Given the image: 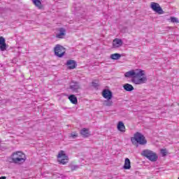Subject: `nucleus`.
<instances>
[{
	"label": "nucleus",
	"mask_w": 179,
	"mask_h": 179,
	"mask_svg": "<svg viewBox=\"0 0 179 179\" xmlns=\"http://www.w3.org/2000/svg\"><path fill=\"white\" fill-rule=\"evenodd\" d=\"M69 100H70L72 104H78V98L73 94L69 96Z\"/></svg>",
	"instance_id": "15"
},
{
	"label": "nucleus",
	"mask_w": 179,
	"mask_h": 179,
	"mask_svg": "<svg viewBox=\"0 0 179 179\" xmlns=\"http://www.w3.org/2000/svg\"><path fill=\"white\" fill-rule=\"evenodd\" d=\"M161 154L162 155V156H167V150L162 149Z\"/></svg>",
	"instance_id": "25"
},
{
	"label": "nucleus",
	"mask_w": 179,
	"mask_h": 179,
	"mask_svg": "<svg viewBox=\"0 0 179 179\" xmlns=\"http://www.w3.org/2000/svg\"><path fill=\"white\" fill-rule=\"evenodd\" d=\"M4 43H6L5 38H3V36H0V44H4Z\"/></svg>",
	"instance_id": "26"
},
{
	"label": "nucleus",
	"mask_w": 179,
	"mask_h": 179,
	"mask_svg": "<svg viewBox=\"0 0 179 179\" xmlns=\"http://www.w3.org/2000/svg\"><path fill=\"white\" fill-rule=\"evenodd\" d=\"M55 55L59 58H62L65 55V48L62 45H57L55 48Z\"/></svg>",
	"instance_id": "5"
},
{
	"label": "nucleus",
	"mask_w": 179,
	"mask_h": 179,
	"mask_svg": "<svg viewBox=\"0 0 179 179\" xmlns=\"http://www.w3.org/2000/svg\"><path fill=\"white\" fill-rule=\"evenodd\" d=\"M76 169H78V166L76 165L72 166H71V170L73 171V170H76Z\"/></svg>",
	"instance_id": "27"
},
{
	"label": "nucleus",
	"mask_w": 179,
	"mask_h": 179,
	"mask_svg": "<svg viewBox=\"0 0 179 179\" xmlns=\"http://www.w3.org/2000/svg\"><path fill=\"white\" fill-rule=\"evenodd\" d=\"M103 105L106 107H111L113 106V100L111 99H106L103 101Z\"/></svg>",
	"instance_id": "20"
},
{
	"label": "nucleus",
	"mask_w": 179,
	"mask_h": 179,
	"mask_svg": "<svg viewBox=\"0 0 179 179\" xmlns=\"http://www.w3.org/2000/svg\"><path fill=\"white\" fill-rule=\"evenodd\" d=\"M59 177V178L61 177L62 178H64V177H65L64 176V174H60V176H58Z\"/></svg>",
	"instance_id": "29"
},
{
	"label": "nucleus",
	"mask_w": 179,
	"mask_h": 179,
	"mask_svg": "<svg viewBox=\"0 0 179 179\" xmlns=\"http://www.w3.org/2000/svg\"><path fill=\"white\" fill-rule=\"evenodd\" d=\"M23 156V152H17L12 154V155L10 157V163H14L15 164H19L22 160H23V158L22 157Z\"/></svg>",
	"instance_id": "4"
},
{
	"label": "nucleus",
	"mask_w": 179,
	"mask_h": 179,
	"mask_svg": "<svg viewBox=\"0 0 179 179\" xmlns=\"http://www.w3.org/2000/svg\"><path fill=\"white\" fill-rule=\"evenodd\" d=\"M121 58V55L120 53H114L110 55V59L117 60Z\"/></svg>",
	"instance_id": "19"
},
{
	"label": "nucleus",
	"mask_w": 179,
	"mask_h": 179,
	"mask_svg": "<svg viewBox=\"0 0 179 179\" xmlns=\"http://www.w3.org/2000/svg\"><path fill=\"white\" fill-rule=\"evenodd\" d=\"M131 141L133 145H135V142L139 145H145L148 143V141L143 134L140 132H136L134 137H131Z\"/></svg>",
	"instance_id": "2"
},
{
	"label": "nucleus",
	"mask_w": 179,
	"mask_h": 179,
	"mask_svg": "<svg viewBox=\"0 0 179 179\" xmlns=\"http://www.w3.org/2000/svg\"><path fill=\"white\" fill-rule=\"evenodd\" d=\"M69 89H71L73 93H78L79 89H80V85L78 82L72 80L70 83Z\"/></svg>",
	"instance_id": "8"
},
{
	"label": "nucleus",
	"mask_w": 179,
	"mask_h": 179,
	"mask_svg": "<svg viewBox=\"0 0 179 179\" xmlns=\"http://www.w3.org/2000/svg\"><path fill=\"white\" fill-rule=\"evenodd\" d=\"M80 135L83 136V138H89L90 133L89 132V129L86 128H83L80 131Z\"/></svg>",
	"instance_id": "12"
},
{
	"label": "nucleus",
	"mask_w": 179,
	"mask_h": 179,
	"mask_svg": "<svg viewBox=\"0 0 179 179\" xmlns=\"http://www.w3.org/2000/svg\"><path fill=\"white\" fill-rule=\"evenodd\" d=\"M102 96L106 100H111L113 99V92L110 90L105 89L102 91Z\"/></svg>",
	"instance_id": "9"
},
{
	"label": "nucleus",
	"mask_w": 179,
	"mask_h": 179,
	"mask_svg": "<svg viewBox=\"0 0 179 179\" xmlns=\"http://www.w3.org/2000/svg\"><path fill=\"white\" fill-rule=\"evenodd\" d=\"M141 156L146 157L150 162H157V159H159L157 154L150 150H143L141 152Z\"/></svg>",
	"instance_id": "3"
},
{
	"label": "nucleus",
	"mask_w": 179,
	"mask_h": 179,
	"mask_svg": "<svg viewBox=\"0 0 179 179\" xmlns=\"http://www.w3.org/2000/svg\"><path fill=\"white\" fill-rule=\"evenodd\" d=\"M171 22L172 23H178V19L175 17H171Z\"/></svg>",
	"instance_id": "23"
},
{
	"label": "nucleus",
	"mask_w": 179,
	"mask_h": 179,
	"mask_svg": "<svg viewBox=\"0 0 179 179\" xmlns=\"http://www.w3.org/2000/svg\"><path fill=\"white\" fill-rule=\"evenodd\" d=\"M125 78H132L131 82L134 85H143L148 82V78L145 77V71L142 69L131 70L124 73Z\"/></svg>",
	"instance_id": "1"
},
{
	"label": "nucleus",
	"mask_w": 179,
	"mask_h": 179,
	"mask_svg": "<svg viewBox=\"0 0 179 179\" xmlns=\"http://www.w3.org/2000/svg\"><path fill=\"white\" fill-rule=\"evenodd\" d=\"M124 90L126 92H132L134 90V86L132 85L126 83L123 85Z\"/></svg>",
	"instance_id": "14"
},
{
	"label": "nucleus",
	"mask_w": 179,
	"mask_h": 179,
	"mask_svg": "<svg viewBox=\"0 0 179 179\" xmlns=\"http://www.w3.org/2000/svg\"><path fill=\"white\" fill-rule=\"evenodd\" d=\"M57 157L58 159H61L59 160L61 164H66V163H68V160H69L68 156L63 150H61L59 152Z\"/></svg>",
	"instance_id": "7"
},
{
	"label": "nucleus",
	"mask_w": 179,
	"mask_h": 179,
	"mask_svg": "<svg viewBox=\"0 0 179 179\" xmlns=\"http://www.w3.org/2000/svg\"><path fill=\"white\" fill-rule=\"evenodd\" d=\"M69 138H71L72 139H76V138H78V133L73 132L70 134Z\"/></svg>",
	"instance_id": "22"
},
{
	"label": "nucleus",
	"mask_w": 179,
	"mask_h": 179,
	"mask_svg": "<svg viewBox=\"0 0 179 179\" xmlns=\"http://www.w3.org/2000/svg\"><path fill=\"white\" fill-rule=\"evenodd\" d=\"M117 129L118 131H120V132H125V125L124 124V122H118Z\"/></svg>",
	"instance_id": "16"
},
{
	"label": "nucleus",
	"mask_w": 179,
	"mask_h": 179,
	"mask_svg": "<svg viewBox=\"0 0 179 179\" xmlns=\"http://www.w3.org/2000/svg\"><path fill=\"white\" fill-rule=\"evenodd\" d=\"M121 45H122V40L118 38L113 40V47H114V48H118L121 47Z\"/></svg>",
	"instance_id": "11"
},
{
	"label": "nucleus",
	"mask_w": 179,
	"mask_h": 179,
	"mask_svg": "<svg viewBox=\"0 0 179 179\" xmlns=\"http://www.w3.org/2000/svg\"><path fill=\"white\" fill-rule=\"evenodd\" d=\"M65 29L60 28L59 33L56 35L57 38H62V36H65Z\"/></svg>",
	"instance_id": "18"
},
{
	"label": "nucleus",
	"mask_w": 179,
	"mask_h": 179,
	"mask_svg": "<svg viewBox=\"0 0 179 179\" xmlns=\"http://www.w3.org/2000/svg\"><path fill=\"white\" fill-rule=\"evenodd\" d=\"M1 51H6V43L0 44Z\"/></svg>",
	"instance_id": "21"
},
{
	"label": "nucleus",
	"mask_w": 179,
	"mask_h": 179,
	"mask_svg": "<svg viewBox=\"0 0 179 179\" xmlns=\"http://www.w3.org/2000/svg\"><path fill=\"white\" fill-rule=\"evenodd\" d=\"M66 65L68 66V69H75L78 64H76V61L73 59H69L66 62Z\"/></svg>",
	"instance_id": "10"
},
{
	"label": "nucleus",
	"mask_w": 179,
	"mask_h": 179,
	"mask_svg": "<svg viewBox=\"0 0 179 179\" xmlns=\"http://www.w3.org/2000/svg\"><path fill=\"white\" fill-rule=\"evenodd\" d=\"M0 179H6V176H1L0 177Z\"/></svg>",
	"instance_id": "30"
},
{
	"label": "nucleus",
	"mask_w": 179,
	"mask_h": 179,
	"mask_svg": "<svg viewBox=\"0 0 179 179\" xmlns=\"http://www.w3.org/2000/svg\"><path fill=\"white\" fill-rule=\"evenodd\" d=\"M136 148H138V145H136Z\"/></svg>",
	"instance_id": "31"
},
{
	"label": "nucleus",
	"mask_w": 179,
	"mask_h": 179,
	"mask_svg": "<svg viewBox=\"0 0 179 179\" xmlns=\"http://www.w3.org/2000/svg\"><path fill=\"white\" fill-rule=\"evenodd\" d=\"M150 8L154 10V12L158 13V15H163V13H164L163 8H162L160 4L158 3L151 2Z\"/></svg>",
	"instance_id": "6"
},
{
	"label": "nucleus",
	"mask_w": 179,
	"mask_h": 179,
	"mask_svg": "<svg viewBox=\"0 0 179 179\" xmlns=\"http://www.w3.org/2000/svg\"><path fill=\"white\" fill-rule=\"evenodd\" d=\"M23 155H24L23 162H26V155L24 154Z\"/></svg>",
	"instance_id": "28"
},
{
	"label": "nucleus",
	"mask_w": 179,
	"mask_h": 179,
	"mask_svg": "<svg viewBox=\"0 0 179 179\" xmlns=\"http://www.w3.org/2000/svg\"><path fill=\"white\" fill-rule=\"evenodd\" d=\"M92 86L94 87V89H97V87H99V83H96V81H92Z\"/></svg>",
	"instance_id": "24"
},
{
	"label": "nucleus",
	"mask_w": 179,
	"mask_h": 179,
	"mask_svg": "<svg viewBox=\"0 0 179 179\" xmlns=\"http://www.w3.org/2000/svg\"><path fill=\"white\" fill-rule=\"evenodd\" d=\"M123 169H124V170H129L131 169V160H129V158L125 159Z\"/></svg>",
	"instance_id": "13"
},
{
	"label": "nucleus",
	"mask_w": 179,
	"mask_h": 179,
	"mask_svg": "<svg viewBox=\"0 0 179 179\" xmlns=\"http://www.w3.org/2000/svg\"><path fill=\"white\" fill-rule=\"evenodd\" d=\"M32 2L38 9H41L43 8V4L40 0H32Z\"/></svg>",
	"instance_id": "17"
}]
</instances>
